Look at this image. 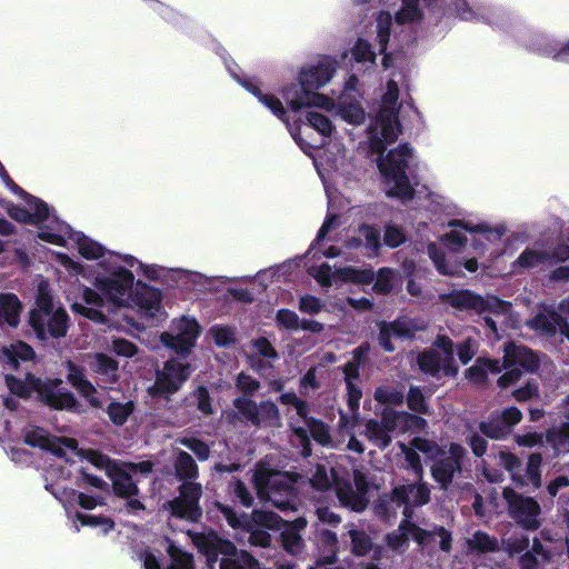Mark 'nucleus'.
Instances as JSON below:
<instances>
[{"mask_svg":"<svg viewBox=\"0 0 569 569\" xmlns=\"http://www.w3.org/2000/svg\"><path fill=\"white\" fill-rule=\"evenodd\" d=\"M337 66L336 58L323 56L317 64L301 68L298 82L290 83L281 90V96L291 111L299 112L310 107L323 108L329 99L317 91L332 79Z\"/></svg>","mask_w":569,"mask_h":569,"instance_id":"f257e3e1","label":"nucleus"},{"mask_svg":"<svg viewBox=\"0 0 569 569\" xmlns=\"http://www.w3.org/2000/svg\"><path fill=\"white\" fill-rule=\"evenodd\" d=\"M4 382L10 392L19 398L28 399L32 392H36L38 400L52 410L84 412L76 396L61 387L62 380L60 378L42 379L28 372L24 380H22L8 373L4 376Z\"/></svg>","mask_w":569,"mask_h":569,"instance_id":"f03ea898","label":"nucleus"},{"mask_svg":"<svg viewBox=\"0 0 569 569\" xmlns=\"http://www.w3.org/2000/svg\"><path fill=\"white\" fill-rule=\"evenodd\" d=\"M28 323L41 342L64 338L70 327V318L62 306L54 305L48 281L38 286L34 305L29 311Z\"/></svg>","mask_w":569,"mask_h":569,"instance_id":"7ed1b4c3","label":"nucleus"},{"mask_svg":"<svg viewBox=\"0 0 569 569\" xmlns=\"http://www.w3.org/2000/svg\"><path fill=\"white\" fill-rule=\"evenodd\" d=\"M411 157L412 148L408 142H403L389 150L386 157L378 161V169L386 181L393 183V187L386 192L388 198H397L402 202L413 199L416 192L407 174Z\"/></svg>","mask_w":569,"mask_h":569,"instance_id":"20e7f679","label":"nucleus"},{"mask_svg":"<svg viewBox=\"0 0 569 569\" xmlns=\"http://www.w3.org/2000/svg\"><path fill=\"white\" fill-rule=\"evenodd\" d=\"M298 476L293 472L272 471L254 475V487L259 496L267 499L281 511L297 510L299 490L296 486Z\"/></svg>","mask_w":569,"mask_h":569,"instance_id":"39448f33","label":"nucleus"},{"mask_svg":"<svg viewBox=\"0 0 569 569\" xmlns=\"http://www.w3.org/2000/svg\"><path fill=\"white\" fill-rule=\"evenodd\" d=\"M190 375V363L170 358L163 362L162 369L156 370L154 383L148 388V393L152 398L170 401L171 397L181 390Z\"/></svg>","mask_w":569,"mask_h":569,"instance_id":"423d86ee","label":"nucleus"},{"mask_svg":"<svg viewBox=\"0 0 569 569\" xmlns=\"http://www.w3.org/2000/svg\"><path fill=\"white\" fill-rule=\"evenodd\" d=\"M442 303L459 311H473L477 315L485 312L503 313L509 303L497 296L482 297L470 289H455L448 293L440 295Z\"/></svg>","mask_w":569,"mask_h":569,"instance_id":"0eeeda50","label":"nucleus"},{"mask_svg":"<svg viewBox=\"0 0 569 569\" xmlns=\"http://www.w3.org/2000/svg\"><path fill=\"white\" fill-rule=\"evenodd\" d=\"M502 498L507 502L509 516L522 529L536 531L541 527V507L535 498L522 496L510 487L503 488Z\"/></svg>","mask_w":569,"mask_h":569,"instance_id":"6e6552de","label":"nucleus"},{"mask_svg":"<svg viewBox=\"0 0 569 569\" xmlns=\"http://www.w3.org/2000/svg\"><path fill=\"white\" fill-rule=\"evenodd\" d=\"M282 523L283 519L278 513L253 509L241 530L249 533L248 542L250 546L268 548L272 541L268 530H280Z\"/></svg>","mask_w":569,"mask_h":569,"instance_id":"1a4fd4ad","label":"nucleus"},{"mask_svg":"<svg viewBox=\"0 0 569 569\" xmlns=\"http://www.w3.org/2000/svg\"><path fill=\"white\" fill-rule=\"evenodd\" d=\"M199 335V322L194 318L182 317L172 322L170 332L161 333L160 341L177 355L187 357L194 347Z\"/></svg>","mask_w":569,"mask_h":569,"instance_id":"9d476101","label":"nucleus"},{"mask_svg":"<svg viewBox=\"0 0 569 569\" xmlns=\"http://www.w3.org/2000/svg\"><path fill=\"white\" fill-rule=\"evenodd\" d=\"M467 453L462 445L450 442L448 456L445 457L443 455L433 460V465L430 468L431 477L442 490H448L455 475L461 472Z\"/></svg>","mask_w":569,"mask_h":569,"instance_id":"9b49d317","label":"nucleus"},{"mask_svg":"<svg viewBox=\"0 0 569 569\" xmlns=\"http://www.w3.org/2000/svg\"><path fill=\"white\" fill-rule=\"evenodd\" d=\"M133 281V273L129 269L119 266L108 277H96L93 284L110 301L117 302L118 299L132 290Z\"/></svg>","mask_w":569,"mask_h":569,"instance_id":"f8f14e48","label":"nucleus"},{"mask_svg":"<svg viewBox=\"0 0 569 569\" xmlns=\"http://www.w3.org/2000/svg\"><path fill=\"white\" fill-rule=\"evenodd\" d=\"M24 442L32 448L49 451L59 458L66 457L63 446L70 449H74L77 446L74 439L51 435L40 427L29 430L24 436Z\"/></svg>","mask_w":569,"mask_h":569,"instance_id":"ddd939ff","label":"nucleus"},{"mask_svg":"<svg viewBox=\"0 0 569 569\" xmlns=\"http://www.w3.org/2000/svg\"><path fill=\"white\" fill-rule=\"evenodd\" d=\"M67 369L66 379L68 383L83 397L92 408H102L101 400L97 397V389L93 383L86 376V368L77 365L72 360H67L64 363Z\"/></svg>","mask_w":569,"mask_h":569,"instance_id":"4468645a","label":"nucleus"},{"mask_svg":"<svg viewBox=\"0 0 569 569\" xmlns=\"http://www.w3.org/2000/svg\"><path fill=\"white\" fill-rule=\"evenodd\" d=\"M505 368L521 367L525 371L535 373L540 368L539 356L527 346L509 341L503 347Z\"/></svg>","mask_w":569,"mask_h":569,"instance_id":"2eb2a0df","label":"nucleus"},{"mask_svg":"<svg viewBox=\"0 0 569 569\" xmlns=\"http://www.w3.org/2000/svg\"><path fill=\"white\" fill-rule=\"evenodd\" d=\"M130 297L132 302L148 318L157 317L162 309L161 290L140 280L137 281L136 289Z\"/></svg>","mask_w":569,"mask_h":569,"instance_id":"dca6fc26","label":"nucleus"},{"mask_svg":"<svg viewBox=\"0 0 569 569\" xmlns=\"http://www.w3.org/2000/svg\"><path fill=\"white\" fill-rule=\"evenodd\" d=\"M36 357L33 348L22 340L4 346L0 349V362L10 370L18 371L20 361H30Z\"/></svg>","mask_w":569,"mask_h":569,"instance_id":"f3484780","label":"nucleus"},{"mask_svg":"<svg viewBox=\"0 0 569 569\" xmlns=\"http://www.w3.org/2000/svg\"><path fill=\"white\" fill-rule=\"evenodd\" d=\"M107 476L112 481V491L116 497L129 499L140 493L137 482L128 470L113 466L112 470L107 471Z\"/></svg>","mask_w":569,"mask_h":569,"instance_id":"a211bd4d","label":"nucleus"},{"mask_svg":"<svg viewBox=\"0 0 569 569\" xmlns=\"http://www.w3.org/2000/svg\"><path fill=\"white\" fill-rule=\"evenodd\" d=\"M319 558L317 566L332 565L338 560V537L329 529H321L317 535Z\"/></svg>","mask_w":569,"mask_h":569,"instance_id":"6ab92c4d","label":"nucleus"},{"mask_svg":"<svg viewBox=\"0 0 569 569\" xmlns=\"http://www.w3.org/2000/svg\"><path fill=\"white\" fill-rule=\"evenodd\" d=\"M566 321V317L556 310H549L546 313H537L530 321V327L537 331H541L548 337H553L557 331L561 333Z\"/></svg>","mask_w":569,"mask_h":569,"instance_id":"aec40b11","label":"nucleus"},{"mask_svg":"<svg viewBox=\"0 0 569 569\" xmlns=\"http://www.w3.org/2000/svg\"><path fill=\"white\" fill-rule=\"evenodd\" d=\"M22 303L18 296L12 292L0 293V323L17 327L20 321Z\"/></svg>","mask_w":569,"mask_h":569,"instance_id":"412c9836","label":"nucleus"},{"mask_svg":"<svg viewBox=\"0 0 569 569\" xmlns=\"http://www.w3.org/2000/svg\"><path fill=\"white\" fill-rule=\"evenodd\" d=\"M337 496L340 502L355 512H362L369 505L367 495L356 491L351 482H343L337 489Z\"/></svg>","mask_w":569,"mask_h":569,"instance_id":"4be33fe9","label":"nucleus"},{"mask_svg":"<svg viewBox=\"0 0 569 569\" xmlns=\"http://www.w3.org/2000/svg\"><path fill=\"white\" fill-rule=\"evenodd\" d=\"M545 441L550 445L555 455L569 453V421L548 428Z\"/></svg>","mask_w":569,"mask_h":569,"instance_id":"5701e85b","label":"nucleus"},{"mask_svg":"<svg viewBox=\"0 0 569 569\" xmlns=\"http://www.w3.org/2000/svg\"><path fill=\"white\" fill-rule=\"evenodd\" d=\"M173 468L176 477L183 482L193 481L199 477L198 465L192 456L187 451H178L173 462Z\"/></svg>","mask_w":569,"mask_h":569,"instance_id":"b1692460","label":"nucleus"},{"mask_svg":"<svg viewBox=\"0 0 569 569\" xmlns=\"http://www.w3.org/2000/svg\"><path fill=\"white\" fill-rule=\"evenodd\" d=\"M435 346L442 350L443 356V375L446 377L456 378L459 372V366L455 360L453 341L446 335H440L435 341Z\"/></svg>","mask_w":569,"mask_h":569,"instance_id":"393cba45","label":"nucleus"},{"mask_svg":"<svg viewBox=\"0 0 569 569\" xmlns=\"http://www.w3.org/2000/svg\"><path fill=\"white\" fill-rule=\"evenodd\" d=\"M419 369L433 378H439L440 372H443V358L433 349H426L417 357Z\"/></svg>","mask_w":569,"mask_h":569,"instance_id":"a878e982","label":"nucleus"},{"mask_svg":"<svg viewBox=\"0 0 569 569\" xmlns=\"http://www.w3.org/2000/svg\"><path fill=\"white\" fill-rule=\"evenodd\" d=\"M450 227H460L461 229L469 231L470 233H483L487 234V240L497 241L500 240L501 237L506 233L505 226H498L496 228H491L486 223L472 224L471 222L465 220H451L449 222Z\"/></svg>","mask_w":569,"mask_h":569,"instance_id":"bb28decb","label":"nucleus"},{"mask_svg":"<svg viewBox=\"0 0 569 569\" xmlns=\"http://www.w3.org/2000/svg\"><path fill=\"white\" fill-rule=\"evenodd\" d=\"M338 278L343 282L355 284H370L375 280V272L371 268H356L346 266L337 270Z\"/></svg>","mask_w":569,"mask_h":569,"instance_id":"cd10ccee","label":"nucleus"},{"mask_svg":"<svg viewBox=\"0 0 569 569\" xmlns=\"http://www.w3.org/2000/svg\"><path fill=\"white\" fill-rule=\"evenodd\" d=\"M499 463L510 473L511 480L517 486H525L527 483L523 475H521L522 462L520 458L510 451H500L498 453Z\"/></svg>","mask_w":569,"mask_h":569,"instance_id":"c85d7f7f","label":"nucleus"},{"mask_svg":"<svg viewBox=\"0 0 569 569\" xmlns=\"http://www.w3.org/2000/svg\"><path fill=\"white\" fill-rule=\"evenodd\" d=\"M549 262V251L527 248L519 254L517 260L513 262V267H519L522 269H532Z\"/></svg>","mask_w":569,"mask_h":569,"instance_id":"c756f323","label":"nucleus"},{"mask_svg":"<svg viewBox=\"0 0 569 569\" xmlns=\"http://www.w3.org/2000/svg\"><path fill=\"white\" fill-rule=\"evenodd\" d=\"M232 405L251 426L257 428L261 426L258 405L254 400L249 397H237L233 399Z\"/></svg>","mask_w":569,"mask_h":569,"instance_id":"7c9ffc66","label":"nucleus"},{"mask_svg":"<svg viewBox=\"0 0 569 569\" xmlns=\"http://www.w3.org/2000/svg\"><path fill=\"white\" fill-rule=\"evenodd\" d=\"M478 428L482 436L492 440H501L510 435L498 413H492L487 421H480Z\"/></svg>","mask_w":569,"mask_h":569,"instance_id":"2f4dec72","label":"nucleus"},{"mask_svg":"<svg viewBox=\"0 0 569 569\" xmlns=\"http://www.w3.org/2000/svg\"><path fill=\"white\" fill-rule=\"evenodd\" d=\"M133 410L134 403L132 401H112L108 405L106 411L111 422L114 426L121 427L127 422L128 418L132 415Z\"/></svg>","mask_w":569,"mask_h":569,"instance_id":"473e14b6","label":"nucleus"},{"mask_svg":"<svg viewBox=\"0 0 569 569\" xmlns=\"http://www.w3.org/2000/svg\"><path fill=\"white\" fill-rule=\"evenodd\" d=\"M365 428L368 439L373 441L380 448H387L391 443L390 432L380 421L376 419H369L366 422Z\"/></svg>","mask_w":569,"mask_h":569,"instance_id":"72a5a7b5","label":"nucleus"},{"mask_svg":"<svg viewBox=\"0 0 569 569\" xmlns=\"http://www.w3.org/2000/svg\"><path fill=\"white\" fill-rule=\"evenodd\" d=\"M471 550L479 553L495 552L498 550V541L495 537L482 530H477L472 538L468 540Z\"/></svg>","mask_w":569,"mask_h":569,"instance_id":"f704fd0d","label":"nucleus"},{"mask_svg":"<svg viewBox=\"0 0 569 569\" xmlns=\"http://www.w3.org/2000/svg\"><path fill=\"white\" fill-rule=\"evenodd\" d=\"M171 515L179 519L197 521L201 518V509H197L181 498L177 497L169 502Z\"/></svg>","mask_w":569,"mask_h":569,"instance_id":"c9c22d12","label":"nucleus"},{"mask_svg":"<svg viewBox=\"0 0 569 569\" xmlns=\"http://www.w3.org/2000/svg\"><path fill=\"white\" fill-rule=\"evenodd\" d=\"M213 508L223 516L232 529H242L250 516L246 512L237 513L232 507L219 501L213 502Z\"/></svg>","mask_w":569,"mask_h":569,"instance_id":"e433bc0d","label":"nucleus"},{"mask_svg":"<svg viewBox=\"0 0 569 569\" xmlns=\"http://www.w3.org/2000/svg\"><path fill=\"white\" fill-rule=\"evenodd\" d=\"M351 539V552L355 556L363 557L372 549V539L362 530L352 529L349 531Z\"/></svg>","mask_w":569,"mask_h":569,"instance_id":"4c0bfd02","label":"nucleus"},{"mask_svg":"<svg viewBox=\"0 0 569 569\" xmlns=\"http://www.w3.org/2000/svg\"><path fill=\"white\" fill-rule=\"evenodd\" d=\"M408 408L418 415L430 412L428 401L420 387L411 386L406 397Z\"/></svg>","mask_w":569,"mask_h":569,"instance_id":"58836bf2","label":"nucleus"},{"mask_svg":"<svg viewBox=\"0 0 569 569\" xmlns=\"http://www.w3.org/2000/svg\"><path fill=\"white\" fill-rule=\"evenodd\" d=\"M280 540L282 548L292 556L300 555L305 549V541L300 533L295 530L281 528Z\"/></svg>","mask_w":569,"mask_h":569,"instance_id":"ea45409f","label":"nucleus"},{"mask_svg":"<svg viewBox=\"0 0 569 569\" xmlns=\"http://www.w3.org/2000/svg\"><path fill=\"white\" fill-rule=\"evenodd\" d=\"M411 448H413L417 452H422L428 455L430 460H436L437 458L443 456L445 449L439 446L436 441L423 438V437H415L410 441Z\"/></svg>","mask_w":569,"mask_h":569,"instance_id":"a19ab883","label":"nucleus"},{"mask_svg":"<svg viewBox=\"0 0 569 569\" xmlns=\"http://www.w3.org/2000/svg\"><path fill=\"white\" fill-rule=\"evenodd\" d=\"M22 200L33 210L31 212L32 224L39 226L48 220L49 207L42 199L28 193Z\"/></svg>","mask_w":569,"mask_h":569,"instance_id":"79ce46f5","label":"nucleus"},{"mask_svg":"<svg viewBox=\"0 0 569 569\" xmlns=\"http://www.w3.org/2000/svg\"><path fill=\"white\" fill-rule=\"evenodd\" d=\"M210 336L217 347L224 348L236 343V331L230 326L216 325L210 328Z\"/></svg>","mask_w":569,"mask_h":569,"instance_id":"37998d69","label":"nucleus"},{"mask_svg":"<svg viewBox=\"0 0 569 569\" xmlns=\"http://www.w3.org/2000/svg\"><path fill=\"white\" fill-rule=\"evenodd\" d=\"M179 498L193 506L197 509H201L199 501L202 496V486L194 481L182 482L179 488Z\"/></svg>","mask_w":569,"mask_h":569,"instance_id":"c03bdc74","label":"nucleus"},{"mask_svg":"<svg viewBox=\"0 0 569 569\" xmlns=\"http://www.w3.org/2000/svg\"><path fill=\"white\" fill-rule=\"evenodd\" d=\"M373 397L382 405L401 406L405 401L403 392L389 386L378 387Z\"/></svg>","mask_w":569,"mask_h":569,"instance_id":"a18cd8bd","label":"nucleus"},{"mask_svg":"<svg viewBox=\"0 0 569 569\" xmlns=\"http://www.w3.org/2000/svg\"><path fill=\"white\" fill-rule=\"evenodd\" d=\"M399 529L408 530L411 533L413 540L421 547L429 545L435 537V529L432 531L426 530L411 522L409 519H402Z\"/></svg>","mask_w":569,"mask_h":569,"instance_id":"49530a36","label":"nucleus"},{"mask_svg":"<svg viewBox=\"0 0 569 569\" xmlns=\"http://www.w3.org/2000/svg\"><path fill=\"white\" fill-rule=\"evenodd\" d=\"M542 455L539 452L531 453L528 457L525 478L536 488L541 487V471Z\"/></svg>","mask_w":569,"mask_h":569,"instance_id":"de8ad7c7","label":"nucleus"},{"mask_svg":"<svg viewBox=\"0 0 569 569\" xmlns=\"http://www.w3.org/2000/svg\"><path fill=\"white\" fill-rule=\"evenodd\" d=\"M77 242L79 253L86 259H99L104 256V248L84 234L79 237Z\"/></svg>","mask_w":569,"mask_h":569,"instance_id":"09e8293b","label":"nucleus"},{"mask_svg":"<svg viewBox=\"0 0 569 569\" xmlns=\"http://www.w3.org/2000/svg\"><path fill=\"white\" fill-rule=\"evenodd\" d=\"M403 8L396 13L398 23L413 22L422 18L419 0H402Z\"/></svg>","mask_w":569,"mask_h":569,"instance_id":"8fccbe9b","label":"nucleus"},{"mask_svg":"<svg viewBox=\"0 0 569 569\" xmlns=\"http://www.w3.org/2000/svg\"><path fill=\"white\" fill-rule=\"evenodd\" d=\"M351 53L358 63L376 62V52L372 50L371 43L362 38H358L355 42Z\"/></svg>","mask_w":569,"mask_h":569,"instance_id":"3c124183","label":"nucleus"},{"mask_svg":"<svg viewBox=\"0 0 569 569\" xmlns=\"http://www.w3.org/2000/svg\"><path fill=\"white\" fill-rule=\"evenodd\" d=\"M307 120L311 128L318 131L323 137H330L332 134L333 126L331 120L323 113L317 111H309L307 113Z\"/></svg>","mask_w":569,"mask_h":569,"instance_id":"603ef678","label":"nucleus"},{"mask_svg":"<svg viewBox=\"0 0 569 569\" xmlns=\"http://www.w3.org/2000/svg\"><path fill=\"white\" fill-rule=\"evenodd\" d=\"M180 445L191 450L200 461H206L210 457V447L203 440L196 437H182Z\"/></svg>","mask_w":569,"mask_h":569,"instance_id":"864d4df0","label":"nucleus"},{"mask_svg":"<svg viewBox=\"0 0 569 569\" xmlns=\"http://www.w3.org/2000/svg\"><path fill=\"white\" fill-rule=\"evenodd\" d=\"M359 233L365 239L366 248L372 250L373 253H378L381 248L380 230L372 224L363 223L359 227Z\"/></svg>","mask_w":569,"mask_h":569,"instance_id":"5fc2aeb1","label":"nucleus"},{"mask_svg":"<svg viewBox=\"0 0 569 569\" xmlns=\"http://www.w3.org/2000/svg\"><path fill=\"white\" fill-rule=\"evenodd\" d=\"M392 276L390 268H380L377 276L375 274L373 291L378 295H389L393 289Z\"/></svg>","mask_w":569,"mask_h":569,"instance_id":"6e6d98bb","label":"nucleus"},{"mask_svg":"<svg viewBox=\"0 0 569 569\" xmlns=\"http://www.w3.org/2000/svg\"><path fill=\"white\" fill-rule=\"evenodd\" d=\"M311 437L320 445H327L330 442L331 437L328 425L317 418H310L307 420Z\"/></svg>","mask_w":569,"mask_h":569,"instance_id":"4d7b16f0","label":"nucleus"},{"mask_svg":"<svg viewBox=\"0 0 569 569\" xmlns=\"http://www.w3.org/2000/svg\"><path fill=\"white\" fill-rule=\"evenodd\" d=\"M261 425L277 426L280 421V412L277 405L271 400H263L258 405Z\"/></svg>","mask_w":569,"mask_h":569,"instance_id":"13d9d810","label":"nucleus"},{"mask_svg":"<svg viewBox=\"0 0 569 569\" xmlns=\"http://www.w3.org/2000/svg\"><path fill=\"white\" fill-rule=\"evenodd\" d=\"M259 102L267 107L279 120L289 124L288 112L278 97L272 93H264Z\"/></svg>","mask_w":569,"mask_h":569,"instance_id":"bf43d9fd","label":"nucleus"},{"mask_svg":"<svg viewBox=\"0 0 569 569\" xmlns=\"http://www.w3.org/2000/svg\"><path fill=\"white\" fill-rule=\"evenodd\" d=\"M482 362L483 357H478L476 362L465 371L466 379L469 380L472 385L485 386L487 383V370Z\"/></svg>","mask_w":569,"mask_h":569,"instance_id":"052dcab7","label":"nucleus"},{"mask_svg":"<svg viewBox=\"0 0 569 569\" xmlns=\"http://www.w3.org/2000/svg\"><path fill=\"white\" fill-rule=\"evenodd\" d=\"M77 519L80 521L82 526L88 527H102L103 531L107 533L114 528V521L106 516H93V515H86V513H77Z\"/></svg>","mask_w":569,"mask_h":569,"instance_id":"680f3d73","label":"nucleus"},{"mask_svg":"<svg viewBox=\"0 0 569 569\" xmlns=\"http://www.w3.org/2000/svg\"><path fill=\"white\" fill-rule=\"evenodd\" d=\"M389 500L391 502H395L398 507L406 506L405 511H403V515L406 517L405 519L410 518L411 510L408 507V505L410 503L409 485H401V486L395 487L390 492Z\"/></svg>","mask_w":569,"mask_h":569,"instance_id":"e2e57ef3","label":"nucleus"},{"mask_svg":"<svg viewBox=\"0 0 569 569\" xmlns=\"http://www.w3.org/2000/svg\"><path fill=\"white\" fill-rule=\"evenodd\" d=\"M276 323L279 328L295 331L300 327V319L295 311L282 308L279 309L276 313Z\"/></svg>","mask_w":569,"mask_h":569,"instance_id":"0e129e2a","label":"nucleus"},{"mask_svg":"<svg viewBox=\"0 0 569 569\" xmlns=\"http://www.w3.org/2000/svg\"><path fill=\"white\" fill-rule=\"evenodd\" d=\"M407 240L402 227L396 224H387L385 227L383 242L389 248H398Z\"/></svg>","mask_w":569,"mask_h":569,"instance_id":"69168bd1","label":"nucleus"},{"mask_svg":"<svg viewBox=\"0 0 569 569\" xmlns=\"http://www.w3.org/2000/svg\"><path fill=\"white\" fill-rule=\"evenodd\" d=\"M191 395L197 400V409L202 415L210 416L213 413L212 399L206 386H198Z\"/></svg>","mask_w":569,"mask_h":569,"instance_id":"338daca9","label":"nucleus"},{"mask_svg":"<svg viewBox=\"0 0 569 569\" xmlns=\"http://www.w3.org/2000/svg\"><path fill=\"white\" fill-rule=\"evenodd\" d=\"M236 387L243 392V397L251 398L260 389V382L250 375L240 372L236 380Z\"/></svg>","mask_w":569,"mask_h":569,"instance_id":"774afa93","label":"nucleus"}]
</instances>
